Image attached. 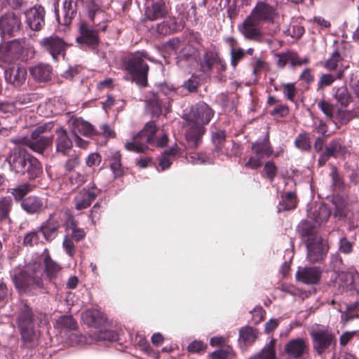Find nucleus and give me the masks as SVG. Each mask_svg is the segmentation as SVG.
Masks as SVG:
<instances>
[{
  "mask_svg": "<svg viewBox=\"0 0 359 359\" xmlns=\"http://www.w3.org/2000/svg\"><path fill=\"white\" fill-rule=\"evenodd\" d=\"M84 3L88 18L93 21L95 15L101 11V1L100 0H86Z\"/></svg>",
  "mask_w": 359,
  "mask_h": 359,
  "instance_id": "nucleus-46",
  "label": "nucleus"
},
{
  "mask_svg": "<svg viewBox=\"0 0 359 359\" xmlns=\"http://www.w3.org/2000/svg\"><path fill=\"white\" fill-rule=\"evenodd\" d=\"M52 122L46 123L38 126L31 135L30 140H26L24 137V147H29L31 150L41 154L46 148L53 143V136L46 133L52 130Z\"/></svg>",
  "mask_w": 359,
  "mask_h": 359,
  "instance_id": "nucleus-5",
  "label": "nucleus"
},
{
  "mask_svg": "<svg viewBox=\"0 0 359 359\" xmlns=\"http://www.w3.org/2000/svg\"><path fill=\"white\" fill-rule=\"evenodd\" d=\"M69 127L74 137L83 135L92 137L95 134L93 126L81 118H72L69 121Z\"/></svg>",
  "mask_w": 359,
  "mask_h": 359,
  "instance_id": "nucleus-21",
  "label": "nucleus"
},
{
  "mask_svg": "<svg viewBox=\"0 0 359 359\" xmlns=\"http://www.w3.org/2000/svg\"><path fill=\"white\" fill-rule=\"evenodd\" d=\"M57 137L55 140L57 151L65 155L67 154L72 147V141L67 135V130L59 128L55 131Z\"/></svg>",
  "mask_w": 359,
  "mask_h": 359,
  "instance_id": "nucleus-25",
  "label": "nucleus"
},
{
  "mask_svg": "<svg viewBox=\"0 0 359 359\" xmlns=\"http://www.w3.org/2000/svg\"><path fill=\"white\" fill-rule=\"evenodd\" d=\"M43 233L40 230L30 232L24 236V244L33 246L43 242Z\"/></svg>",
  "mask_w": 359,
  "mask_h": 359,
  "instance_id": "nucleus-47",
  "label": "nucleus"
},
{
  "mask_svg": "<svg viewBox=\"0 0 359 359\" xmlns=\"http://www.w3.org/2000/svg\"><path fill=\"white\" fill-rule=\"evenodd\" d=\"M199 84V78L196 76L192 75L187 81L184 83V87L189 92L196 90Z\"/></svg>",
  "mask_w": 359,
  "mask_h": 359,
  "instance_id": "nucleus-62",
  "label": "nucleus"
},
{
  "mask_svg": "<svg viewBox=\"0 0 359 359\" xmlns=\"http://www.w3.org/2000/svg\"><path fill=\"white\" fill-rule=\"evenodd\" d=\"M252 150L256 156H259L263 159L265 157H269L273 153L268 137H265L261 142L257 141L252 143Z\"/></svg>",
  "mask_w": 359,
  "mask_h": 359,
  "instance_id": "nucleus-30",
  "label": "nucleus"
},
{
  "mask_svg": "<svg viewBox=\"0 0 359 359\" xmlns=\"http://www.w3.org/2000/svg\"><path fill=\"white\" fill-rule=\"evenodd\" d=\"M297 206V198L294 192L289 191L286 195L282 198L280 201L278 210L281 212L283 210H290L294 209Z\"/></svg>",
  "mask_w": 359,
  "mask_h": 359,
  "instance_id": "nucleus-39",
  "label": "nucleus"
},
{
  "mask_svg": "<svg viewBox=\"0 0 359 359\" xmlns=\"http://www.w3.org/2000/svg\"><path fill=\"white\" fill-rule=\"evenodd\" d=\"M180 149L175 145L165 150L159 158V166L162 170H165L170 168L174 158L179 153Z\"/></svg>",
  "mask_w": 359,
  "mask_h": 359,
  "instance_id": "nucleus-32",
  "label": "nucleus"
},
{
  "mask_svg": "<svg viewBox=\"0 0 359 359\" xmlns=\"http://www.w3.org/2000/svg\"><path fill=\"white\" fill-rule=\"evenodd\" d=\"M307 215L309 218L314 222L316 226H321L327 221L331 210L325 204H315L308 210Z\"/></svg>",
  "mask_w": 359,
  "mask_h": 359,
  "instance_id": "nucleus-23",
  "label": "nucleus"
},
{
  "mask_svg": "<svg viewBox=\"0 0 359 359\" xmlns=\"http://www.w3.org/2000/svg\"><path fill=\"white\" fill-rule=\"evenodd\" d=\"M353 243L348 241L346 237H341L339 240L338 250L339 252L348 255L353 251Z\"/></svg>",
  "mask_w": 359,
  "mask_h": 359,
  "instance_id": "nucleus-53",
  "label": "nucleus"
},
{
  "mask_svg": "<svg viewBox=\"0 0 359 359\" xmlns=\"http://www.w3.org/2000/svg\"><path fill=\"white\" fill-rule=\"evenodd\" d=\"M37 325L38 323L34 318L31 309L24 304V343L26 340L38 338L39 331Z\"/></svg>",
  "mask_w": 359,
  "mask_h": 359,
  "instance_id": "nucleus-15",
  "label": "nucleus"
},
{
  "mask_svg": "<svg viewBox=\"0 0 359 359\" xmlns=\"http://www.w3.org/2000/svg\"><path fill=\"white\" fill-rule=\"evenodd\" d=\"M342 259L338 253H334L330 257V269L334 271H337L341 269Z\"/></svg>",
  "mask_w": 359,
  "mask_h": 359,
  "instance_id": "nucleus-63",
  "label": "nucleus"
},
{
  "mask_svg": "<svg viewBox=\"0 0 359 359\" xmlns=\"http://www.w3.org/2000/svg\"><path fill=\"white\" fill-rule=\"evenodd\" d=\"M6 49L8 53H11V55L20 54L22 50L20 40L15 39L10 41L6 45Z\"/></svg>",
  "mask_w": 359,
  "mask_h": 359,
  "instance_id": "nucleus-57",
  "label": "nucleus"
},
{
  "mask_svg": "<svg viewBox=\"0 0 359 359\" xmlns=\"http://www.w3.org/2000/svg\"><path fill=\"white\" fill-rule=\"evenodd\" d=\"M308 260L311 263L320 262L327 255L328 248L323 243L322 238H316L313 241L306 242Z\"/></svg>",
  "mask_w": 359,
  "mask_h": 359,
  "instance_id": "nucleus-13",
  "label": "nucleus"
},
{
  "mask_svg": "<svg viewBox=\"0 0 359 359\" xmlns=\"http://www.w3.org/2000/svg\"><path fill=\"white\" fill-rule=\"evenodd\" d=\"M12 279L20 294L22 291V269L19 268L15 270L12 273Z\"/></svg>",
  "mask_w": 359,
  "mask_h": 359,
  "instance_id": "nucleus-58",
  "label": "nucleus"
},
{
  "mask_svg": "<svg viewBox=\"0 0 359 359\" xmlns=\"http://www.w3.org/2000/svg\"><path fill=\"white\" fill-rule=\"evenodd\" d=\"M11 170L19 172L22 168V156L21 149L18 147V151H13L7 158Z\"/></svg>",
  "mask_w": 359,
  "mask_h": 359,
  "instance_id": "nucleus-44",
  "label": "nucleus"
},
{
  "mask_svg": "<svg viewBox=\"0 0 359 359\" xmlns=\"http://www.w3.org/2000/svg\"><path fill=\"white\" fill-rule=\"evenodd\" d=\"M6 79L8 82L11 83L16 87L22 85V72L20 66L12 67L6 72Z\"/></svg>",
  "mask_w": 359,
  "mask_h": 359,
  "instance_id": "nucleus-37",
  "label": "nucleus"
},
{
  "mask_svg": "<svg viewBox=\"0 0 359 359\" xmlns=\"http://www.w3.org/2000/svg\"><path fill=\"white\" fill-rule=\"evenodd\" d=\"M318 108L323 112L326 117L333 118L334 115V107L325 100H320L317 104Z\"/></svg>",
  "mask_w": 359,
  "mask_h": 359,
  "instance_id": "nucleus-51",
  "label": "nucleus"
},
{
  "mask_svg": "<svg viewBox=\"0 0 359 359\" xmlns=\"http://www.w3.org/2000/svg\"><path fill=\"white\" fill-rule=\"evenodd\" d=\"M249 359H278L275 351V340L271 339L259 353L252 355Z\"/></svg>",
  "mask_w": 359,
  "mask_h": 359,
  "instance_id": "nucleus-34",
  "label": "nucleus"
},
{
  "mask_svg": "<svg viewBox=\"0 0 359 359\" xmlns=\"http://www.w3.org/2000/svg\"><path fill=\"white\" fill-rule=\"evenodd\" d=\"M55 327L59 331L60 335L67 336L65 341L70 346H75L81 344L84 337L82 335L72 332L77 327L76 321L71 316H64L57 320Z\"/></svg>",
  "mask_w": 359,
  "mask_h": 359,
  "instance_id": "nucleus-7",
  "label": "nucleus"
},
{
  "mask_svg": "<svg viewBox=\"0 0 359 359\" xmlns=\"http://www.w3.org/2000/svg\"><path fill=\"white\" fill-rule=\"evenodd\" d=\"M295 146L302 150H309L311 144L309 137L306 134H300L294 141Z\"/></svg>",
  "mask_w": 359,
  "mask_h": 359,
  "instance_id": "nucleus-52",
  "label": "nucleus"
},
{
  "mask_svg": "<svg viewBox=\"0 0 359 359\" xmlns=\"http://www.w3.org/2000/svg\"><path fill=\"white\" fill-rule=\"evenodd\" d=\"M217 60V54L212 52H207L203 55V59L201 62V70L204 73L210 72L215 63Z\"/></svg>",
  "mask_w": 359,
  "mask_h": 359,
  "instance_id": "nucleus-43",
  "label": "nucleus"
},
{
  "mask_svg": "<svg viewBox=\"0 0 359 359\" xmlns=\"http://www.w3.org/2000/svg\"><path fill=\"white\" fill-rule=\"evenodd\" d=\"M40 44L42 48L47 51L55 61L57 60L59 57L65 56L66 43L57 36L45 37L40 41Z\"/></svg>",
  "mask_w": 359,
  "mask_h": 359,
  "instance_id": "nucleus-11",
  "label": "nucleus"
},
{
  "mask_svg": "<svg viewBox=\"0 0 359 359\" xmlns=\"http://www.w3.org/2000/svg\"><path fill=\"white\" fill-rule=\"evenodd\" d=\"M291 53L292 51H287L277 54V65L280 68H283L287 63L290 64Z\"/></svg>",
  "mask_w": 359,
  "mask_h": 359,
  "instance_id": "nucleus-60",
  "label": "nucleus"
},
{
  "mask_svg": "<svg viewBox=\"0 0 359 359\" xmlns=\"http://www.w3.org/2000/svg\"><path fill=\"white\" fill-rule=\"evenodd\" d=\"M79 36L76 38V41L79 45L89 46L98 45L100 39L97 29L91 28L86 22H81L79 25Z\"/></svg>",
  "mask_w": 359,
  "mask_h": 359,
  "instance_id": "nucleus-17",
  "label": "nucleus"
},
{
  "mask_svg": "<svg viewBox=\"0 0 359 359\" xmlns=\"http://www.w3.org/2000/svg\"><path fill=\"white\" fill-rule=\"evenodd\" d=\"M184 127L187 147L190 149L198 147L203 142V136L205 132V127L189 121H185Z\"/></svg>",
  "mask_w": 359,
  "mask_h": 359,
  "instance_id": "nucleus-10",
  "label": "nucleus"
},
{
  "mask_svg": "<svg viewBox=\"0 0 359 359\" xmlns=\"http://www.w3.org/2000/svg\"><path fill=\"white\" fill-rule=\"evenodd\" d=\"M309 344L307 341L302 337L288 341L284 347L285 353L291 359L302 358L308 351Z\"/></svg>",
  "mask_w": 359,
  "mask_h": 359,
  "instance_id": "nucleus-14",
  "label": "nucleus"
},
{
  "mask_svg": "<svg viewBox=\"0 0 359 359\" xmlns=\"http://www.w3.org/2000/svg\"><path fill=\"white\" fill-rule=\"evenodd\" d=\"M348 67V65H341L339 72H337L336 75L331 74H322L318 81V89L325 86H331L337 79H340L342 76L344 72Z\"/></svg>",
  "mask_w": 359,
  "mask_h": 359,
  "instance_id": "nucleus-33",
  "label": "nucleus"
},
{
  "mask_svg": "<svg viewBox=\"0 0 359 359\" xmlns=\"http://www.w3.org/2000/svg\"><path fill=\"white\" fill-rule=\"evenodd\" d=\"M20 18L14 13H8L0 18V30L4 38L11 37L20 32Z\"/></svg>",
  "mask_w": 359,
  "mask_h": 359,
  "instance_id": "nucleus-12",
  "label": "nucleus"
},
{
  "mask_svg": "<svg viewBox=\"0 0 359 359\" xmlns=\"http://www.w3.org/2000/svg\"><path fill=\"white\" fill-rule=\"evenodd\" d=\"M341 65H345L343 63V59L337 50L333 51L331 55L325 62V67L329 71H336L339 72Z\"/></svg>",
  "mask_w": 359,
  "mask_h": 359,
  "instance_id": "nucleus-36",
  "label": "nucleus"
},
{
  "mask_svg": "<svg viewBox=\"0 0 359 359\" xmlns=\"http://www.w3.org/2000/svg\"><path fill=\"white\" fill-rule=\"evenodd\" d=\"M309 62V59L308 57H299L296 53L292 52L290 58V66L292 68L306 65Z\"/></svg>",
  "mask_w": 359,
  "mask_h": 359,
  "instance_id": "nucleus-59",
  "label": "nucleus"
},
{
  "mask_svg": "<svg viewBox=\"0 0 359 359\" xmlns=\"http://www.w3.org/2000/svg\"><path fill=\"white\" fill-rule=\"evenodd\" d=\"M26 168L29 179H35L41 172L40 162L35 158H31L24 150V169Z\"/></svg>",
  "mask_w": 359,
  "mask_h": 359,
  "instance_id": "nucleus-28",
  "label": "nucleus"
},
{
  "mask_svg": "<svg viewBox=\"0 0 359 359\" xmlns=\"http://www.w3.org/2000/svg\"><path fill=\"white\" fill-rule=\"evenodd\" d=\"M283 94L286 97V98L287 100H289L290 101L294 102L295 95L297 94V89H296L294 83H283Z\"/></svg>",
  "mask_w": 359,
  "mask_h": 359,
  "instance_id": "nucleus-54",
  "label": "nucleus"
},
{
  "mask_svg": "<svg viewBox=\"0 0 359 359\" xmlns=\"http://www.w3.org/2000/svg\"><path fill=\"white\" fill-rule=\"evenodd\" d=\"M42 207L41 201L35 196L24 198V210L29 214L38 213Z\"/></svg>",
  "mask_w": 359,
  "mask_h": 359,
  "instance_id": "nucleus-40",
  "label": "nucleus"
},
{
  "mask_svg": "<svg viewBox=\"0 0 359 359\" xmlns=\"http://www.w3.org/2000/svg\"><path fill=\"white\" fill-rule=\"evenodd\" d=\"M63 248L70 257H73L75 254L74 244L71 238L66 236L63 241Z\"/></svg>",
  "mask_w": 359,
  "mask_h": 359,
  "instance_id": "nucleus-64",
  "label": "nucleus"
},
{
  "mask_svg": "<svg viewBox=\"0 0 359 359\" xmlns=\"http://www.w3.org/2000/svg\"><path fill=\"white\" fill-rule=\"evenodd\" d=\"M191 162L194 164H212L213 160L205 153H194L190 156Z\"/></svg>",
  "mask_w": 359,
  "mask_h": 359,
  "instance_id": "nucleus-50",
  "label": "nucleus"
},
{
  "mask_svg": "<svg viewBox=\"0 0 359 359\" xmlns=\"http://www.w3.org/2000/svg\"><path fill=\"white\" fill-rule=\"evenodd\" d=\"M100 193V190L92 183L88 189L84 188L75 197V207L77 210H82L89 207L93 201Z\"/></svg>",
  "mask_w": 359,
  "mask_h": 359,
  "instance_id": "nucleus-16",
  "label": "nucleus"
},
{
  "mask_svg": "<svg viewBox=\"0 0 359 359\" xmlns=\"http://www.w3.org/2000/svg\"><path fill=\"white\" fill-rule=\"evenodd\" d=\"M346 151V147L341 144L339 140H334L330 142L325 151L320 156L318 163L320 165H323L330 157L337 158L344 155Z\"/></svg>",
  "mask_w": 359,
  "mask_h": 359,
  "instance_id": "nucleus-24",
  "label": "nucleus"
},
{
  "mask_svg": "<svg viewBox=\"0 0 359 359\" xmlns=\"http://www.w3.org/2000/svg\"><path fill=\"white\" fill-rule=\"evenodd\" d=\"M58 226L57 224L53 223L52 219H49L39 229L43 233V239L47 241H52L56 236Z\"/></svg>",
  "mask_w": 359,
  "mask_h": 359,
  "instance_id": "nucleus-38",
  "label": "nucleus"
},
{
  "mask_svg": "<svg viewBox=\"0 0 359 359\" xmlns=\"http://www.w3.org/2000/svg\"><path fill=\"white\" fill-rule=\"evenodd\" d=\"M250 15L258 23H274L278 17L276 8L269 4L259 1Z\"/></svg>",
  "mask_w": 359,
  "mask_h": 359,
  "instance_id": "nucleus-9",
  "label": "nucleus"
},
{
  "mask_svg": "<svg viewBox=\"0 0 359 359\" xmlns=\"http://www.w3.org/2000/svg\"><path fill=\"white\" fill-rule=\"evenodd\" d=\"M144 59L153 61L146 52H137L129 58L126 64V69L133 80L141 86H146L147 84L149 66L144 62Z\"/></svg>",
  "mask_w": 359,
  "mask_h": 359,
  "instance_id": "nucleus-4",
  "label": "nucleus"
},
{
  "mask_svg": "<svg viewBox=\"0 0 359 359\" xmlns=\"http://www.w3.org/2000/svg\"><path fill=\"white\" fill-rule=\"evenodd\" d=\"M110 168L115 177H120L123 175L121 165V155L119 151H114L110 156Z\"/></svg>",
  "mask_w": 359,
  "mask_h": 359,
  "instance_id": "nucleus-41",
  "label": "nucleus"
},
{
  "mask_svg": "<svg viewBox=\"0 0 359 359\" xmlns=\"http://www.w3.org/2000/svg\"><path fill=\"white\" fill-rule=\"evenodd\" d=\"M168 137L163 130H159L154 121L147 123L144 128L133 137V140L125 143V148L129 151L144 153L149 149V144L163 147L167 144Z\"/></svg>",
  "mask_w": 359,
  "mask_h": 359,
  "instance_id": "nucleus-2",
  "label": "nucleus"
},
{
  "mask_svg": "<svg viewBox=\"0 0 359 359\" xmlns=\"http://www.w3.org/2000/svg\"><path fill=\"white\" fill-rule=\"evenodd\" d=\"M285 32L292 38L299 39L304 33V28L299 25H292L287 28Z\"/></svg>",
  "mask_w": 359,
  "mask_h": 359,
  "instance_id": "nucleus-56",
  "label": "nucleus"
},
{
  "mask_svg": "<svg viewBox=\"0 0 359 359\" xmlns=\"http://www.w3.org/2000/svg\"><path fill=\"white\" fill-rule=\"evenodd\" d=\"M321 276V271L316 266L299 267L296 273V278L298 281L304 284L312 285L319 282Z\"/></svg>",
  "mask_w": 359,
  "mask_h": 359,
  "instance_id": "nucleus-22",
  "label": "nucleus"
},
{
  "mask_svg": "<svg viewBox=\"0 0 359 359\" xmlns=\"http://www.w3.org/2000/svg\"><path fill=\"white\" fill-rule=\"evenodd\" d=\"M259 25L260 24L249 15L243 23L238 26V30L246 39L260 41L262 35Z\"/></svg>",
  "mask_w": 359,
  "mask_h": 359,
  "instance_id": "nucleus-19",
  "label": "nucleus"
},
{
  "mask_svg": "<svg viewBox=\"0 0 359 359\" xmlns=\"http://www.w3.org/2000/svg\"><path fill=\"white\" fill-rule=\"evenodd\" d=\"M298 232L302 237L306 238V242L321 238L316 231L315 226L309 221H302L298 225Z\"/></svg>",
  "mask_w": 359,
  "mask_h": 359,
  "instance_id": "nucleus-31",
  "label": "nucleus"
},
{
  "mask_svg": "<svg viewBox=\"0 0 359 359\" xmlns=\"http://www.w3.org/2000/svg\"><path fill=\"white\" fill-rule=\"evenodd\" d=\"M27 27L34 31H39L44 26L45 11L41 6H34L25 13Z\"/></svg>",
  "mask_w": 359,
  "mask_h": 359,
  "instance_id": "nucleus-18",
  "label": "nucleus"
},
{
  "mask_svg": "<svg viewBox=\"0 0 359 359\" xmlns=\"http://www.w3.org/2000/svg\"><path fill=\"white\" fill-rule=\"evenodd\" d=\"M168 8L165 0H152L145 10V17L150 21L161 20L166 17Z\"/></svg>",
  "mask_w": 359,
  "mask_h": 359,
  "instance_id": "nucleus-20",
  "label": "nucleus"
},
{
  "mask_svg": "<svg viewBox=\"0 0 359 359\" xmlns=\"http://www.w3.org/2000/svg\"><path fill=\"white\" fill-rule=\"evenodd\" d=\"M229 41L231 43V65L235 68L240 60H241L244 55L245 52L242 48H233V45L234 43V39L233 38L229 39Z\"/></svg>",
  "mask_w": 359,
  "mask_h": 359,
  "instance_id": "nucleus-49",
  "label": "nucleus"
},
{
  "mask_svg": "<svg viewBox=\"0 0 359 359\" xmlns=\"http://www.w3.org/2000/svg\"><path fill=\"white\" fill-rule=\"evenodd\" d=\"M53 69L47 64L40 63L29 68L33 79L39 82H46L50 80Z\"/></svg>",
  "mask_w": 359,
  "mask_h": 359,
  "instance_id": "nucleus-26",
  "label": "nucleus"
},
{
  "mask_svg": "<svg viewBox=\"0 0 359 359\" xmlns=\"http://www.w3.org/2000/svg\"><path fill=\"white\" fill-rule=\"evenodd\" d=\"M334 97L337 102L342 107H346L351 100L348 89L344 86H341L336 90Z\"/></svg>",
  "mask_w": 359,
  "mask_h": 359,
  "instance_id": "nucleus-45",
  "label": "nucleus"
},
{
  "mask_svg": "<svg viewBox=\"0 0 359 359\" xmlns=\"http://www.w3.org/2000/svg\"><path fill=\"white\" fill-rule=\"evenodd\" d=\"M258 337L257 330L252 326H245L239 330L238 344L241 346L252 344Z\"/></svg>",
  "mask_w": 359,
  "mask_h": 359,
  "instance_id": "nucleus-27",
  "label": "nucleus"
},
{
  "mask_svg": "<svg viewBox=\"0 0 359 359\" xmlns=\"http://www.w3.org/2000/svg\"><path fill=\"white\" fill-rule=\"evenodd\" d=\"M359 302L346 305V311L342 313L341 317L346 321L358 317Z\"/></svg>",
  "mask_w": 359,
  "mask_h": 359,
  "instance_id": "nucleus-48",
  "label": "nucleus"
},
{
  "mask_svg": "<svg viewBox=\"0 0 359 359\" xmlns=\"http://www.w3.org/2000/svg\"><path fill=\"white\" fill-rule=\"evenodd\" d=\"M42 259L46 274L50 280L60 275V266L51 259L48 250L45 248L41 255L35 254L33 259L24 266V292L26 290L34 292L43 287V271L40 264Z\"/></svg>",
  "mask_w": 359,
  "mask_h": 359,
  "instance_id": "nucleus-1",
  "label": "nucleus"
},
{
  "mask_svg": "<svg viewBox=\"0 0 359 359\" xmlns=\"http://www.w3.org/2000/svg\"><path fill=\"white\" fill-rule=\"evenodd\" d=\"M226 138L224 130H216L212 132V142L214 144L212 152L217 156L221 153L222 146L223 145Z\"/></svg>",
  "mask_w": 359,
  "mask_h": 359,
  "instance_id": "nucleus-42",
  "label": "nucleus"
},
{
  "mask_svg": "<svg viewBox=\"0 0 359 359\" xmlns=\"http://www.w3.org/2000/svg\"><path fill=\"white\" fill-rule=\"evenodd\" d=\"M156 92H151L147 97L146 107L153 116H159L163 111H169L172 97L175 95V89L173 86H169L165 83H160Z\"/></svg>",
  "mask_w": 359,
  "mask_h": 359,
  "instance_id": "nucleus-3",
  "label": "nucleus"
},
{
  "mask_svg": "<svg viewBox=\"0 0 359 359\" xmlns=\"http://www.w3.org/2000/svg\"><path fill=\"white\" fill-rule=\"evenodd\" d=\"M358 277L359 274L356 271H341L338 274V284L343 289L351 290Z\"/></svg>",
  "mask_w": 359,
  "mask_h": 359,
  "instance_id": "nucleus-29",
  "label": "nucleus"
},
{
  "mask_svg": "<svg viewBox=\"0 0 359 359\" xmlns=\"http://www.w3.org/2000/svg\"><path fill=\"white\" fill-rule=\"evenodd\" d=\"M103 318V313L97 309H88L82 313V319L89 326H97Z\"/></svg>",
  "mask_w": 359,
  "mask_h": 359,
  "instance_id": "nucleus-35",
  "label": "nucleus"
},
{
  "mask_svg": "<svg viewBox=\"0 0 359 359\" xmlns=\"http://www.w3.org/2000/svg\"><path fill=\"white\" fill-rule=\"evenodd\" d=\"M11 207V200L8 197L2 198L0 200V217L6 219Z\"/></svg>",
  "mask_w": 359,
  "mask_h": 359,
  "instance_id": "nucleus-55",
  "label": "nucleus"
},
{
  "mask_svg": "<svg viewBox=\"0 0 359 359\" xmlns=\"http://www.w3.org/2000/svg\"><path fill=\"white\" fill-rule=\"evenodd\" d=\"M313 349L318 355L335 350L337 339L335 334L328 328H317L311 332Z\"/></svg>",
  "mask_w": 359,
  "mask_h": 359,
  "instance_id": "nucleus-6",
  "label": "nucleus"
},
{
  "mask_svg": "<svg viewBox=\"0 0 359 359\" xmlns=\"http://www.w3.org/2000/svg\"><path fill=\"white\" fill-rule=\"evenodd\" d=\"M214 116L213 110L205 102H200L192 106L189 113L185 114L183 118L185 121L193 122L205 127Z\"/></svg>",
  "mask_w": 359,
  "mask_h": 359,
  "instance_id": "nucleus-8",
  "label": "nucleus"
},
{
  "mask_svg": "<svg viewBox=\"0 0 359 359\" xmlns=\"http://www.w3.org/2000/svg\"><path fill=\"white\" fill-rule=\"evenodd\" d=\"M264 170L269 180L273 182L277 173V168L275 164L271 161L266 162L264 165Z\"/></svg>",
  "mask_w": 359,
  "mask_h": 359,
  "instance_id": "nucleus-61",
  "label": "nucleus"
}]
</instances>
